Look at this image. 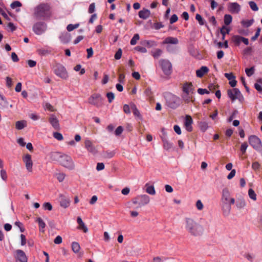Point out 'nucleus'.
<instances>
[{"instance_id": "1", "label": "nucleus", "mask_w": 262, "mask_h": 262, "mask_svg": "<svg viewBox=\"0 0 262 262\" xmlns=\"http://www.w3.org/2000/svg\"><path fill=\"white\" fill-rule=\"evenodd\" d=\"M186 228L189 231V233L194 236L201 235L204 232L203 227L198 224L190 218L186 219Z\"/></svg>"}, {"instance_id": "2", "label": "nucleus", "mask_w": 262, "mask_h": 262, "mask_svg": "<svg viewBox=\"0 0 262 262\" xmlns=\"http://www.w3.org/2000/svg\"><path fill=\"white\" fill-rule=\"evenodd\" d=\"M50 14V6L48 4H40L35 8L34 16L37 19L49 17Z\"/></svg>"}, {"instance_id": "3", "label": "nucleus", "mask_w": 262, "mask_h": 262, "mask_svg": "<svg viewBox=\"0 0 262 262\" xmlns=\"http://www.w3.org/2000/svg\"><path fill=\"white\" fill-rule=\"evenodd\" d=\"M230 192L227 188H225L223 190L222 201L225 204L224 207H226L227 209V213L230 210V206L228 205L230 201V204H233L235 202L234 198L230 199Z\"/></svg>"}, {"instance_id": "4", "label": "nucleus", "mask_w": 262, "mask_h": 262, "mask_svg": "<svg viewBox=\"0 0 262 262\" xmlns=\"http://www.w3.org/2000/svg\"><path fill=\"white\" fill-rule=\"evenodd\" d=\"M59 163L62 166L70 170L73 169L75 167L74 163L71 157L64 154H62Z\"/></svg>"}, {"instance_id": "5", "label": "nucleus", "mask_w": 262, "mask_h": 262, "mask_svg": "<svg viewBox=\"0 0 262 262\" xmlns=\"http://www.w3.org/2000/svg\"><path fill=\"white\" fill-rule=\"evenodd\" d=\"M165 99L167 105L172 108H176L179 105L180 98L173 94H167Z\"/></svg>"}, {"instance_id": "6", "label": "nucleus", "mask_w": 262, "mask_h": 262, "mask_svg": "<svg viewBox=\"0 0 262 262\" xmlns=\"http://www.w3.org/2000/svg\"><path fill=\"white\" fill-rule=\"evenodd\" d=\"M159 63L165 75L169 76L171 74L172 64L169 60L162 59L159 61Z\"/></svg>"}, {"instance_id": "7", "label": "nucleus", "mask_w": 262, "mask_h": 262, "mask_svg": "<svg viewBox=\"0 0 262 262\" xmlns=\"http://www.w3.org/2000/svg\"><path fill=\"white\" fill-rule=\"evenodd\" d=\"M89 103L99 107L102 105V98L100 94L95 93L88 99Z\"/></svg>"}, {"instance_id": "8", "label": "nucleus", "mask_w": 262, "mask_h": 262, "mask_svg": "<svg viewBox=\"0 0 262 262\" xmlns=\"http://www.w3.org/2000/svg\"><path fill=\"white\" fill-rule=\"evenodd\" d=\"M227 95L232 102L236 99H238L239 101H241V98L243 99L241 92L237 88L228 90Z\"/></svg>"}, {"instance_id": "9", "label": "nucleus", "mask_w": 262, "mask_h": 262, "mask_svg": "<svg viewBox=\"0 0 262 262\" xmlns=\"http://www.w3.org/2000/svg\"><path fill=\"white\" fill-rule=\"evenodd\" d=\"M249 144L256 150L262 149V144L260 140L256 136L252 135L249 137Z\"/></svg>"}, {"instance_id": "10", "label": "nucleus", "mask_w": 262, "mask_h": 262, "mask_svg": "<svg viewBox=\"0 0 262 262\" xmlns=\"http://www.w3.org/2000/svg\"><path fill=\"white\" fill-rule=\"evenodd\" d=\"M54 72L57 76L62 79H66L68 77L67 71L65 68L62 65H56Z\"/></svg>"}, {"instance_id": "11", "label": "nucleus", "mask_w": 262, "mask_h": 262, "mask_svg": "<svg viewBox=\"0 0 262 262\" xmlns=\"http://www.w3.org/2000/svg\"><path fill=\"white\" fill-rule=\"evenodd\" d=\"M23 161L28 172H32L33 171V161L32 160L31 156L28 154L25 155L23 157Z\"/></svg>"}, {"instance_id": "12", "label": "nucleus", "mask_w": 262, "mask_h": 262, "mask_svg": "<svg viewBox=\"0 0 262 262\" xmlns=\"http://www.w3.org/2000/svg\"><path fill=\"white\" fill-rule=\"evenodd\" d=\"M47 29V26L44 23H37L33 27L34 32L37 35H40L44 32Z\"/></svg>"}, {"instance_id": "13", "label": "nucleus", "mask_w": 262, "mask_h": 262, "mask_svg": "<svg viewBox=\"0 0 262 262\" xmlns=\"http://www.w3.org/2000/svg\"><path fill=\"white\" fill-rule=\"evenodd\" d=\"M193 86L191 82H185L182 86V91L184 93L187 94H192L193 93Z\"/></svg>"}, {"instance_id": "14", "label": "nucleus", "mask_w": 262, "mask_h": 262, "mask_svg": "<svg viewBox=\"0 0 262 262\" xmlns=\"http://www.w3.org/2000/svg\"><path fill=\"white\" fill-rule=\"evenodd\" d=\"M228 10L231 13L237 14L241 10V6L237 3H230L228 5Z\"/></svg>"}, {"instance_id": "15", "label": "nucleus", "mask_w": 262, "mask_h": 262, "mask_svg": "<svg viewBox=\"0 0 262 262\" xmlns=\"http://www.w3.org/2000/svg\"><path fill=\"white\" fill-rule=\"evenodd\" d=\"M49 121L52 126L56 130L59 129V121L54 115H51L49 119Z\"/></svg>"}, {"instance_id": "16", "label": "nucleus", "mask_w": 262, "mask_h": 262, "mask_svg": "<svg viewBox=\"0 0 262 262\" xmlns=\"http://www.w3.org/2000/svg\"><path fill=\"white\" fill-rule=\"evenodd\" d=\"M85 148L90 152L93 154H96L97 150L93 145L92 142L90 140H86L84 142Z\"/></svg>"}, {"instance_id": "17", "label": "nucleus", "mask_w": 262, "mask_h": 262, "mask_svg": "<svg viewBox=\"0 0 262 262\" xmlns=\"http://www.w3.org/2000/svg\"><path fill=\"white\" fill-rule=\"evenodd\" d=\"M192 119L189 115H186L185 120V125L187 131L190 132L192 130L191 124L192 123Z\"/></svg>"}, {"instance_id": "18", "label": "nucleus", "mask_w": 262, "mask_h": 262, "mask_svg": "<svg viewBox=\"0 0 262 262\" xmlns=\"http://www.w3.org/2000/svg\"><path fill=\"white\" fill-rule=\"evenodd\" d=\"M62 153L52 152L50 154V159L52 161L59 162L62 156Z\"/></svg>"}, {"instance_id": "19", "label": "nucleus", "mask_w": 262, "mask_h": 262, "mask_svg": "<svg viewBox=\"0 0 262 262\" xmlns=\"http://www.w3.org/2000/svg\"><path fill=\"white\" fill-rule=\"evenodd\" d=\"M77 222L78 224L77 229L80 230H82L84 233H86L88 231V229L80 217L78 216L77 217Z\"/></svg>"}, {"instance_id": "20", "label": "nucleus", "mask_w": 262, "mask_h": 262, "mask_svg": "<svg viewBox=\"0 0 262 262\" xmlns=\"http://www.w3.org/2000/svg\"><path fill=\"white\" fill-rule=\"evenodd\" d=\"M17 260L20 262H27L28 258L25 253L21 250H17Z\"/></svg>"}, {"instance_id": "21", "label": "nucleus", "mask_w": 262, "mask_h": 262, "mask_svg": "<svg viewBox=\"0 0 262 262\" xmlns=\"http://www.w3.org/2000/svg\"><path fill=\"white\" fill-rule=\"evenodd\" d=\"M150 15V12L148 9H143L139 12V16L143 19L148 18Z\"/></svg>"}, {"instance_id": "22", "label": "nucleus", "mask_w": 262, "mask_h": 262, "mask_svg": "<svg viewBox=\"0 0 262 262\" xmlns=\"http://www.w3.org/2000/svg\"><path fill=\"white\" fill-rule=\"evenodd\" d=\"M209 70L207 67L203 66L200 69L196 70V74L198 77H202L205 74L208 72Z\"/></svg>"}, {"instance_id": "23", "label": "nucleus", "mask_w": 262, "mask_h": 262, "mask_svg": "<svg viewBox=\"0 0 262 262\" xmlns=\"http://www.w3.org/2000/svg\"><path fill=\"white\" fill-rule=\"evenodd\" d=\"M179 40L177 38L173 37H167L163 41L164 44H178Z\"/></svg>"}, {"instance_id": "24", "label": "nucleus", "mask_w": 262, "mask_h": 262, "mask_svg": "<svg viewBox=\"0 0 262 262\" xmlns=\"http://www.w3.org/2000/svg\"><path fill=\"white\" fill-rule=\"evenodd\" d=\"M130 108L132 110L133 114L135 116L138 118H141V115L140 113V112L134 103H130Z\"/></svg>"}, {"instance_id": "25", "label": "nucleus", "mask_w": 262, "mask_h": 262, "mask_svg": "<svg viewBox=\"0 0 262 262\" xmlns=\"http://www.w3.org/2000/svg\"><path fill=\"white\" fill-rule=\"evenodd\" d=\"M141 202L139 203L140 206L147 204L149 202V198L146 195H143L140 196Z\"/></svg>"}, {"instance_id": "26", "label": "nucleus", "mask_w": 262, "mask_h": 262, "mask_svg": "<svg viewBox=\"0 0 262 262\" xmlns=\"http://www.w3.org/2000/svg\"><path fill=\"white\" fill-rule=\"evenodd\" d=\"M70 204L69 201L66 199L64 196H61V200L60 202V206L64 208H67Z\"/></svg>"}, {"instance_id": "27", "label": "nucleus", "mask_w": 262, "mask_h": 262, "mask_svg": "<svg viewBox=\"0 0 262 262\" xmlns=\"http://www.w3.org/2000/svg\"><path fill=\"white\" fill-rule=\"evenodd\" d=\"M189 95L190 94L184 93V94L182 96L183 100L187 103H188L190 102H193L194 101L193 100L192 96H190Z\"/></svg>"}, {"instance_id": "28", "label": "nucleus", "mask_w": 262, "mask_h": 262, "mask_svg": "<svg viewBox=\"0 0 262 262\" xmlns=\"http://www.w3.org/2000/svg\"><path fill=\"white\" fill-rule=\"evenodd\" d=\"M242 36L239 35H234L232 37V41L236 46H239L240 43L242 42Z\"/></svg>"}, {"instance_id": "29", "label": "nucleus", "mask_w": 262, "mask_h": 262, "mask_svg": "<svg viewBox=\"0 0 262 262\" xmlns=\"http://www.w3.org/2000/svg\"><path fill=\"white\" fill-rule=\"evenodd\" d=\"M72 249L73 251L76 253L79 251L80 249V246L77 242H74L72 244Z\"/></svg>"}, {"instance_id": "30", "label": "nucleus", "mask_w": 262, "mask_h": 262, "mask_svg": "<svg viewBox=\"0 0 262 262\" xmlns=\"http://www.w3.org/2000/svg\"><path fill=\"white\" fill-rule=\"evenodd\" d=\"M8 103L5 99V98L1 95H0V108L7 107Z\"/></svg>"}, {"instance_id": "31", "label": "nucleus", "mask_w": 262, "mask_h": 262, "mask_svg": "<svg viewBox=\"0 0 262 262\" xmlns=\"http://www.w3.org/2000/svg\"><path fill=\"white\" fill-rule=\"evenodd\" d=\"M162 52L161 49H157L155 51L151 52V55L155 58H158L162 55Z\"/></svg>"}, {"instance_id": "32", "label": "nucleus", "mask_w": 262, "mask_h": 262, "mask_svg": "<svg viewBox=\"0 0 262 262\" xmlns=\"http://www.w3.org/2000/svg\"><path fill=\"white\" fill-rule=\"evenodd\" d=\"M232 20V17L230 14H225L224 16V23L226 25L230 24Z\"/></svg>"}, {"instance_id": "33", "label": "nucleus", "mask_w": 262, "mask_h": 262, "mask_svg": "<svg viewBox=\"0 0 262 262\" xmlns=\"http://www.w3.org/2000/svg\"><path fill=\"white\" fill-rule=\"evenodd\" d=\"M27 123L25 120L17 121V129H21L27 126Z\"/></svg>"}, {"instance_id": "34", "label": "nucleus", "mask_w": 262, "mask_h": 262, "mask_svg": "<svg viewBox=\"0 0 262 262\" xmlns=\"http://www.w3.org/2000/svg\"><path fill=\"white\" fill-rule=\"evenodd\" d=\"M139 39H140L139 35L138 34H135L130 40V45H136L137 41L138 40H139Z\"/></svg>"}, {"instance_id": "35", "label": "nucleus", "mask_w": 262, "mask_h": 262, "mask_svg": "<svg viewBox=\"0 0 262 262\" xmlns=\"http://www.w3.org/2000/svg\"><path fill=\"white\" fill-rule=\"evenodd\" d=\"M38 54L40 55H46L51 53V51L46 49H40L37 51Z\"/></svg>"}, {"instance_id": "36", "label": "nucleus", "mask_w": 262, "mask_h": 262, "mask_svg": "<svg viewBox=\"0 0 262 262\" xmlns=\"http://www.w3.org/2000/svg\"><path fill=\"white\" fill-rule=\"evenodd\" d=\"M248 194H249V197L251 199H252L253 200H256V194L255 193L254 191L252 189L250 188L249 189Z\"/></svg>"}, {"instance_id": "37", "label": "nucleus", "mask_w": 262, "mask_h": 262, "mask_svg": "<svg viewBox=\"0 0 262 262\" xmlns=\"http://www.w3.org/2000/svg\"><path fill=\"white\" fill-rule=\"evenodd\" d=\"M246 73L248 77L251 76L254 72V67H252L250 68H247L245 70Z\"/></svg>"}, {"instance_id": "38", "label": "nucleus", "mask_w": 262, "mask_h": 262, "mask_svg": "<svg viewBox=\"0 0 262 262\" xmlns=\"http://www.w3.org/2000/svg\"><path fill=\"white\" fill-rule=\"evenodd\" d=\"M249 6L251 9L254 11H256L258 10V7H257L256 4L253 1H250L249 2Z\"/></svg>"}, {"instance_id": "39", "label": "nucleus", "mask_w": 262, "mask_h": 262, "mask_svg": "<svg viewBox=\"0 0 262 262\" xmlns=\"http://www.w3.org/2000/svg\"><path fill=\"white\" fill-rule=\"evenodd\" d=\"M79 24H76L75 25L69 24L68 25L67 29L68 31L71 32L73 31L74 29L77 28L79 27Z\"/></svg>"}, {"instance_id": "40", "label": "nucleus", "mask_w": 262, "mask_h": 262, "mask_svg": "<svg viewBox=\"0 0 262 262\" xmlns=\"http://www.w3.org/2000/svg\"><path fill=\"white\" fill-rule=\"evenodd\" d=\"M219 87V85L215 83H210L208 84V88L209 89V91L212 92H213L214 91Z\"/></svg>"}, {"instance_id": "41", "label": "nucleus", "mask_w": 262, "mask_h": 262, "mask_svg": "<svg viewBox=\"0 0 262 262\" xmlns=\"http://www.w3.org/2000/svg\"><path fill=\"white\" fill-rule=\"evenodd\" d=\"M74 69L76 71H80V75H83V74L85 73V72L84 69H81V66L80 64H77L74 67Z\"/></svg>"}, {"instance_id": "42", "label": "nucleus", "mask_w": 262, "mask_h": 262, "mask_svg": "<svg viewBox=\"0 0 262 262\" xmlns=\"http://www.w3.org/2000/svg\"><path fill=\"white\" fill-rule=\"evenodd\" d=\"M146 191L148 193L152 195L155 194L156 193L154 187L153 186H147Z\"/></svg>"}, {"instance_id": "43", "label": "nucleus", "mask_w": 262, "mask_h": 262, "mask_svg": "<svg viewBox=\"0 0 262 262\" xmlns=\"http://www.w3.org/2000/svg\"><path fill=\"white\" fill-rule=\"evenodd\" d=\"M253 19L249 20H243L241 21L242 24L244 26L246 27H250L253 24Z\"/></svg>"}, {"instance_id": "44", "label": "nucleus", "mask_w": 262, "mask_h": 262, "mask_svg": "<svg viewBox=\"0 0 262 262\" xmlns=\"http://www.w3.org/2000/svg\"><path fill=\"white\" fill-rule=\"evenodd\" d=\"M195 19L198 21L200 25H204L205 21L201 15L199 14H196L195 15Z\"/></svg>"}, {"instance_id": "45", "label": "nucleus", "mask_w": 262, "mask_h": 262, "mask_svg": "<svg viewBox=\"0 0 262 262\" xmlns=\"http://www.w3.org/2000/svg\"><path fill=\"white\" fill-rule=\"evenodd\" d=\"M208 126L207 123H206L205 122H201L200 123V128L202 131L205 132V130H206V129L208 128Z\"/></svg>"}, {"instance_id": "46", "label": "nucleus", "mask_w": 262, "mask_h": 262, "mask_svg": "<svg viewBox=\"0 0 262 262\" xmlns=\"http://www.w3.org/2000/svg\"><path fill=\"white\" fill-rule=\"evenodd\" d=\"M106 97L109 103H111L115 98V95L112 92H108L106 94Z\"/></svg>"}, {"instance_id": "47", "label": "nucleus", "mask_w": 262, "mask_h": 262, "mask_svg": "<svg viewBox=\"0 0 262 262\" xmlns=\"http://www.w3.org/2000/svg\"><path fill=\"white\" fill-rule=\"evenodd\" d=\"M36 221L38 222L40 228L43 229L45 227L46 224L40 217H38Z\"/></svg>"}, {"instance_id": "48", "label": "nucleus", "mask_w": 262, "mask_h": 262, "mask_svg": "<svg viewBox=\"0 0 262 262\" xmlns=\"http://www.w3.org/2000/svg\"><path fill=\"white\" fill-rule=\"evenodd\" d=\"M56 177H57V179H58V180L60 182H61L64 180V179L66 177V174L63 173H59L56 174Z\"/></svg>"}, {"instance_id": "49", "label": "nucleus", "mask_w": 262, "mask_h": 262, "mask_svg": "<svg viewBox=\"0 0 262 262\" xmlns=\"http://www.w3.org/2000/svg\"><path fill=\"white\" fill-rule=\"evenodd\" d=\"M53 137L59 141H61L63 139V136L61 134L58 132H55L53 133Z\"/></svg>"}, {"instance_id": "50", "label": "nucleus", "mask_w": 262, "mask_h": 262, "mask_svg": "<svg viewBox=\"0 0 262 262\" xmlns=\"http://www.w3.org/2000/svg\"><path fill=\"white\" fill-rule=\"evenodd\" d=\"M130 103L129 105L124 104L123 106V111L125 114H129L130 113Z\"/></svg>"}, {"instance_id": "51", "label": "nucleus", "mask_w": 262, "mask_h": 262, "mask_svg": "<svg viewBox=\"0 0 262 262\" xmlns=\"http://www.w3.org/2000/svg\"><path fill=\"white\" fill-rule=\"evenodd\" d=\"M248 146V145L247 142H244L242 144L241 146V151H242L243 154H245V153L246 152Z\"/></svg>"}, {"instance_id": "52", "label": "nucleus", "mask_w": 262, "mask_h": 262, "mask_svg": "<svg viewBox=\"0 0 262 262\" xmlns=\"http://www.w3.org/2000/svg\"><path fill=\"white\" fill-rule=\"evenodd\" d=\"M122 50L120 48L118 50L116 54H115L114 57L116 59H120L122 56Z\"/></svg>"}, {"instance_id": "53", "label": "nucleus", "mask_w": 262, "mask_h": 262, "mask_svg": "<svg viewBox=\"0 0 262 262\" xmlns=\"http://www.w3.org/2000/svg\"><path fill=\"white\" fill-rule=\"evenodd\" d=\"M115 155V152L114 151H106L104 153V157L106 158H111L114 157Z\"/></svg>"}, {"instance_id": "54", "label": "nucleus", "mask_w": 262, "mask_h": 262, "mask_svg": "<svg viewBox=\"0 0 262 262\" xmlns=\"http://www.w3.org/2000/svg\"><path fill=\"white\" fill-rule=\"evenodd\" d=\"M20 244L21 246H25L27 243V239L26 236L21 234L20 236Z\"/></svg>"}, {"instance_id": "55", "label": "nucleus", "mask_w": 262, "mask_h": 262, "mask_svg": "<svg viewBox=\"0 0 262 262\" xmlns=\"http://www.w3.org/2000/svg\"><path fill=\"white\" fill-rule=\"evenodd\" d=\"M43 207L45 209H47L49 211H51L52 209V206L51 204L48 202L44 203Z\"/></svg>"}, {"instance_id": "56", "label": "nucleus", "mask_w": 262, "mask_h": 262, "mask_svg": "<svg viewBox=\"0 0 262 262\" xmlns=\"http://www.w3.org/2000/svg\"><path fill=\"white\" fill-rule=\"evenodd\" d=\"M225 76L230 81L232 79H235V76L232 73H225Z\"/></svg>"}, {"instance_id": "57", "label": "nucleus", "mask_w": 262, "mask_h": 262, "mask_svg": "<svg viewBox=\"0 0 262 262\" xmlns=\"http://www.w3.org/2000/svg\"><path fill=\"white\" fill-rule=\"evenodd\" d=\"M198 92L200 95H203L204 94H208L209 93V91H208L207 89H201V88H199L198 90Z\"/></svg>"}, {"instance_id": "58", "label": "nucleus", "mask_w": 262, "mask_h": 262, "mask_svg": "<svg viewBox=\"0 0 262 262\" xmlns=\"http://www.w3.org/2000/svg\"><path fill=\"white\" fill-rule=\"evenodd\" d=\"M123 127L121 126H118L115 131L116 136L120 135L123 132Z\"/></svg>"}, {"instance_id": "59", "label": "nucleus", "mask_w": 262, "mask_h": 262, "mask_svg": "<svg viewBox=\"0 0 262 262\" xmlns=\"http://www.w3.org/2000/svg\"><path fill=\"white\" fill-rule=\"evenodd\" d=\"M154 26L155 29L159 30L160 28L164 27V25L160 22L155 23L154 24Z\"/></svg>"}, {"instance_id": "60", "label": "nucleus", "mask_w": 262, "mask_h": 262, "mask_svg": "<svg viewBox=\"0 0 262 262\" xmlns=\"http://www.w3.org/2000/svg\"><path fill=\"white\" fill-rule=\"evenodd\" d=\"M178 19V17L176 14H173L170 18V24H172L176 22Z\"/></svg>"}, {"instance_id": "61", "label": "nucleus", "mask_w": 262, "mask_h": 262, "mask_svg": "<svg viewBox=\"0 0 262 262\" xmlns=\"http://www.w3.org/2000/svg\"><path fill=\"white\" fill-rule=\"evenodd\" d=\"M45 106L46 109L49 110L50 112H54L56 111L54 107L49 103H47Z\"/></svg>"}, {"instance_id": "62", "label": "nucleus", "mask_w": 262, "mask_h": 262, "mask_svg": "<svg viewBox=\"0 0 262 262\" xmlns=\"http://www.w3.org/2000/svg\"><path fill=\"white\" fill-rule=\"evenodd\" d=\"M136 50L140 52L141 53H146L147 52V50L145 48L141 47V46H137L135 48Z\"/></svg>"}, {"instance_id": "63", "label": "nucleus", "mask_w": 262, "mask_h": 262, "mask_svg": "<svg viewBox=\"0 0 262 262\" xmlns=\"http://www.w3.org/2000/svg\"><path fill=\"white\" fill-rule=\"evenodd\" d=\"M62 237L59 235H58L54 240V242L55 244H60L62 243Z\"/></svg>"}, {"instance_id": "64", "label": "nucleus", "mask_w": 262, "mask_h": 262, "mask_svg": "<svg viewBox=\"0 0 262 262\" xmlns=\"http://www.w3.org/2000/svg\"><path fill=\"white\" fill-rule=\"evenodd\" d=\"M163 145L164 147L166 149H168L171 147V144L169 143L167 141L163 140Z\"/></svg>"}]
</instances>
